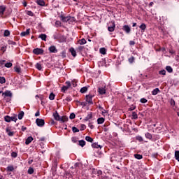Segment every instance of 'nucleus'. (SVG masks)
I'll list each match as a JSON object with an SVG mask.
<instances>
[{
  "label": "nucleus",
  "mask_w": 179,
  "mask_h": 179,
  "mask_svg": "<svg viewBox=\"0 0 179 179\" xmlns=\"http://www.w3.org/2000/svg\"><path fill=\"white\" fill-rule=\"evenodd\" d=\"M53 117L56 121H59L60 122H66L68 121V117L66 116H59V114H58V112L56 111L55 113H53Z\"/></svg>",
  "instance_id": "obj_1"
},
{
  "label": "nucleus",
  "mask_w": 179,
  "mask_h": 179,
  "mask_svg": "<svg viewBox=\"0 0 179 179\" xmlns=\"http://www.w3.org/2000/svg\"><path fill=\"white\" fill-rule=\"evenodd\" d=\"M61 17V20H62L63 22H66V23H73L75 22H76V18H75V17H71V16H67L65 17L64 15L60 16Z\"/></svg>",
  "instance_id": "obj_2"
},
{
  "label": "nucleus",
  "mask_w": 179,
  "mask_h": 179,
  "mask_svg": "<svg viewBox=\"0 0 179 179\" xmlns=\"http://www.w3.org/2000/svg\"><path fill=\"white\" fill-rule=\"evenodd\" d=\"M66 85L63 86L61 89V92H62V93H65V92H66L68 89H69L71 86H72V84H71V81H66Z\"/></svg>",
  "instance_id": "obj_3"
},
{
  "label": "nucleus",
  "mask_w": 179,
  "mask_h": 179,
  "mask_svg": "<svg viewBox=\"0 0 179 179\" xmlns=\"http://www.w3.org/2000/svg\"><path fill=\"white\" fill-rule=\"evenodd\" d=\"M36 124L38 127H44V124H45V122H44V120L37 118L36 120Z\"/></svg>",
  "instance_id": "obj_4"
},
{
  "label": "nucleus",
  "mask_w": 179,
  "mask_h": 179,
  "mask_svg": "<svg viewBox=\"0 0 179 179\" xmlns=\"http://www.w3.org/2000/svg\"><path fill=\"white\" fill-rule=\"evenodd\" d=\"M108 31L113 32L115 30V23L113 22L109 23V26L108 27Z\"/></svg>",
  "instance_id": "obj_5"
},
{
  "label": "nucleus",
  "mask_w": 179,
  "mask_h": 179,
  "mask_svg": "<svg viewBox=\"0 0 179 179\" xmlns=\"http://www.w3.org/2000/svg\"><path fill=\"white\" fill-rule=\"evenodd\" d=\"M85 99H86L87 103L90 104H93V95L92 94L86 95Z\"/></svg>",
  "instance_id": "obj_6"
},
{
  "label": "nucleus",
  "mask_w": 179,
  "mask_h": 179,
  "mask_svg": "<svg viewBox=\"0 0 179 179\" xmlns=\"http://www.w3.org/2000/svg\"><path fill=\"white\" fill-rule=\"evenodd\" d=\"M33 52L36 55H41V54L44 52V50H43L41 48H35L33 50Z\"/></svg>",
  "instance_id": "obj_7"
},
{
  "label": "nucleus",
  "mask_w": 179,
  "mask_h": 179,
  "mask_svg": "<svg viewBox=\"0 0 179 179\" xmlns=\"http://www.w3.org/2000/svg\"><path fill=\"white\" fill-rule=\"evenodd\" d=\"M50 52H52L53 54H57L58 52V50H57V48L55 45H52L49 48Z\"/></svg>",
  "instance_id": "obj_8"
},
{
  "label": "nucleus",
  "mask_w": 179,
  "mask_h": 179,
  "mask_svg": "<svg viewBox=\"0 0 179 179\" xmlns=\"http://www.w3.org/2000/svg\"><path fill=\"white\" fill-rule=\"evenodd\" d=\"M122 29L127 34H129V33H131V27H129V26H128V25H124Z\"/></svg>",
  "instance_id": "obj_9"
},
{
  "label": "nucleus",
  "mask_w": 179,
  "mask_h": 179,
  "mask_svg": "<svg viewBox=\"0 0 179 179\" xmlns=\"http://www.w3.org/2000/svg\"><path fill=\"white\" fill-rule=\"evenodd\" d=\"M5 10H6V6H0V16H3Z\"/></svg>",
  "instance_id": "obj_10"
},
{
  "label": "nucleus",
  "mask_w": 179,
  "mask_h": 179,
  "mask_svg": "<svg viewBox=\"0 0 179 179\" xmlns=\"http://www.w3.org/2000/svg\"><path fill=\"white\" fill-rule=\"evenodd\" d=\"M98 92H99V94H106V87H99L98 89Z\"/></svg>",
  "instance_id": "obj_11"
},
{
  "label": "nucleus",
  "mask_w": 179,
  "mask_h": 179,
  "mask_svg": "<svg viewBox=\"0 0 179 179\" xmlns=\"http://www.w3.org/2000/svg\"><path fill=\"white\" fill-rule=\"evenodd\" d=\"M92 146L94 149H101L103 148V146L99 145L97 143H92Z\"/></svg>",
  "instance_id": "obj_12"
},
{
  "label": "nucleus",
  "mask_w": 179,
  "mask_h": 179,
  "mask_svg": "<svg viewBox=\"0 0 179 179\" xmlns=\"http://www.w3.org/2000/svg\"><path fill=\"white\" fill-rule=\"evenodd\" d=\"M92 118H93V115L90 113L85 117L84 121H90Z\"/></svg>",
  "instance_id": "obj_13"
},
{
  "label": "nucleus",
  "mask_w": 179,
  "mask_h": 179,
  "mask_svg": "<svg viewBox=\"0 0 179 179\" xmlns=\"http://www.w3.org/2000/svg\"><path fill=\"white\" fill-rule=\"evenodd\" d=\"M2 95L6 97H12V92H10V91H6L5 92H3Z\"/></svg>",
  "instance_id": "obj_14"
},
{
  "label": "nucleus",
  "mask_w": 179,
  "mask_h": 179,
  "mask_svg": "<svg viewBox=\"0 0 179 179\" xmlns=\"http://www.w3.org/2000/svg\"><path fill=\"white\" fill-rule=\"evenodd\" d=\"M30 34V29H27L25 31H23V32H22L21 34H20V36H22V37H24V36H28V34Z\"/></svg>",
  "instance_id": "obj_15"
},
{
  "label": "nucleus",
  "mask_w": 179,
  "mask_h": 179,
  "mask_svg": "<svg viewBox=\"0 0 179 179\" xmlns=\"http://www.w3.org/2000/svg\"><path fill=\"white\" fill-rule=\"evenodd\" d=\"M139 28L141 30V33H144L145 30H146V25L145 23H142L140 26Z\"/></svg>",
  "instance_id": "obj_16"
},
{
  "label": "nucleus",
  "mask_w": 179,
  "mask_h": 179,
  "mask_svg": "<svg viewBox=\"0 0 179 179\" xmlns=\"http://www.w3.org/2000/svg\"><path fill=\"white\" fill-rule=\"evenodd\" d=\"M39 38H41L43 41H47V35L45 34H41L39 35Z\"/></svg>",
  "instance_id": "obj_17"
},
{
  "label": "nucleus",
  "mask_w": 179,
  "mask_h": 179,
  "mask_svg": "<svg viewBox=\"0 0 179 179\" xmlns=\"http://www.w3.org/2000/svg\"><path fill=\"white\" fill-rule=\"evenodd\" d=\"M33 141V137L29 136L26 139L25 145H29V143H31Z\"/></svg>",
  "instance_id": "obj_18"
},
{
  "label": "nucleus",
  "mask_w": 179,
  "mask_h": 179,
  "mask_svg": "<svg viewBox=\"0 0 179 179\" xmlns=\"http://www.w3.org/2000/svg\"><path fill=\"white\" fill-rule=\"evenodd\" d=\"M131 119L132 120H138V113H136V112H135V111L132 112Z\"/></svg>",
  "instance_id": "obj_19"
},
{
  "label": "nucleus",
  "mask_w": 179,
  "mask_h": 179,
  "mask_svg": "<svg viewBox=\"0 0 179 179\" xmlns=\"http://www.w3.org/2000/svg\"><path fill=\"white\" fill-rule=\"evenodd\" d=\"M36 3H38L40 6H44L45 5L44 0H37Z\"/></svg>",
  "instance_id": "obj_20"
},
{
  "label": "nucleus",
  "mask_w": 179,
  "mask_h": 179,
  "mask_svg": "<svg viewBox=\"0 0 179 179\" xmlns=\"http://www.w3.org/2000/svg\"><path fill=\"white\" fill-rule=\"evenodd\" d=\"M6 132H7L8 136H13L15 135V132L11 131L9 129H6Z\"/></svg>",
  "instance_id": "obj_21"
},
{
  "label": "nucleus",
  "mask_w": 179,
  "mask_h": 179,
  "mask_svg": "<svg viewBox=\"0 0 179 179\" xmlns=\"http://www.w3.org/2000/svg\"><path fill=\"white\" fill-rule=\"evenodd\" d=\"M159 92H160V90H159V88L154 89L152 92V96H156L157 93H159Z\"/></svg>",
  "instance_id": "obj_22"
},
{
  "label": "nucleus",
  "mask_w": 179,
  "mask_h": 179,
  "mask_svg": "<svg viewBox=\"0 0 179 179\" xmlns=\"http://www.w3.org/2000/svg\"><path fill=\"white\" fill-rule=\"evenodd\" d=\"M86 43H87V41H86V39H85V38H82L78 41V44H80V45H83L86 44Z\"/></svg>",
  "instance_id": "obj_23"
},
{
  "label": "nucleus",
  "mask_w": 179,
  "mask_h": 179,
  "mask_svg": "<svg viewBox=\"0 0 179 179\" xmlns=\"http://www.w3.org/2000/svg\"><path fill=\"white\" fill-rule=\"evenodd\" d=\"M70 52L73 57H76V51L73 48H70Z\"/></svg>",
  "instance_id": "obj_24"
},
{
  "label": "nucleus",
  "mask_w": 179,
  "mask_h": 179,
  "mask_svg": "<svg viewBox=\"0 0 179 179\" xmlns=\"http://www.w3.org/2000/svg\"><path fill=\"white\" fill-rule=\"evenodd\" d=\"M105 121L104 117H99L97 119V124H103Z\"/></svg>",
  "instance_id": "obj_25"
},
{
  "label": "nucleus",
  "mask_w": 179,
  "mask_h": 179,
  "mask_svg": "<svg viewBox=\"0 0 179 179\" xmlns=\"http://www.w3.org/2000/svg\"><path fill=\"white\" fill-rule=\"evenodd\" d=\"M99 52H101L103 55H106L107 50H106L105 48H101L99 49Z\"/></svg>",
  "instance_id": "obj_26"
},
{
  "label": "nucleus",
  "mask_w": 179,
  "mask_h": 179,
  "mask_svg": "<svg viewBox=\"0 0 179 179\" xmlns=\"http://www.w3.org/2000/svg\"><path fill=\"white\" fill-rule=\"evenodd\" d=\"M4 121H6V122H10V121H12L11 117H10L9 115L5 116Z\"/></svg>",
  "instance_id": "obj_27"
},
{
  "label": "nucleus",
  "mask_w": 179,
  "mask_h": 179,
  "mask_svg": "<svg viewBox=\"0 0 179 179\" xmlns=\"http://www.w3.org/2000/svg\"><path fill=\"white\" fill-rule=\"evenodd\" d=\"M78 143H79L80 146L83 148V146H85V145H86V141H85L84 140H80V141H78Z\"/></svg>",
  "instance_id": "obj_28"
},
{
  "label": "nucleus",
  "mask_w": 179,
  "mask_h": 179,
  "mask_svg": "<svg viewBox=\"0 0 179 179\" xmlns=\"http://www.w3.org/2000/svg\"><path fill=\"white\" fill-rule=\"evenodd\" d=\"M24 116V112L21 111V112L18 114V120H22Z\"/></svg>",
  "instance_id": "obj_29"
},
{
  "label": "nucleus",
  "mask_w": 179,
  "mask_h": 179,
  "mask_svg": "<svg viewBox=\"0 0 179 179\" xmlns=\"http://www.w3.org/2000/svg\"><path fill=\"white\" fill-rule=\"evenodd\" d=\"M14 71L17 72V73H20V72H22V69H20V66H15Z\"/></svg>",
  "instance_id": "obj_30"
},
{
  "label": "nucleus",
  "mask_w": 179,
  "mask_h": 179,
  "mask_svg": "<svg viewBox=\"0 0 179 179\" xmlns=\"http://www.w3.org/2000/svg\"><path fill=\"white\" fill-rule=\"evenodd\" d=\"M7 48H8V45H3V46L1 47V51H2V52H5Z\"/></svg>",
  "instance_id": "obj_31"
},
{
  "label": "nucleus",
  "mask_w": 179,
  "mask_h": 179,
  "mask_svg": "<svg viewBox=\"0 0 179 179\" xmlns=\"http://www.w3.org/2000/svg\"><path fill=\"white\" fill-rule=\"evenodd\" d=\"M35 66L38 71H41V69H43V66L40 64V63H36Z\"/></svg>",
  "instance_id": "obj_32"
},
{
  "label": "nucleus",
  "mask_w": 179,
  "mask_h": 179,
  "mask_svg": "<svg viewBox=\"0 0 179 179\" xmlns=\"http://www.w3.org/2000/svg\"><path fill=\"white\" fill-rule=\"evenodd\" d=\"M134 157H135V159H137L138 160H141V159H143L142 155H139V154H135Z\"/></svg>",
  "instance_id": "obj_33"
},
{
  "label": "nucleus",
  "mask_w": 179,
  "mask_h": 179,
  "mask_svg": "<svg viewBox=\"0 0 179 179\" xmlns=\"http://www.w3.org/2000/svg\"><path fill=\"white\" fill-rule=\"evenodd\" d=\"M10 35V32L9 31V30L4 31V33H3L4 37H9Z\"/></svg>",
  "instance_id": "obj_34"
},
{
  "label": "nucleus",
  "mask_w": 179,
  "mask_h": 179,
  "mask_svg": "<svg viewBox=\"0 0 179 179\" xmlns=\"http://www.w3.org/2000/svg\"><path fill=\"white\" fill-rule=\"evenodd\" d=\"M80 93H86L87 92V87H83L80 90Z\"/></svg>",
  "instance_id": "obj_35"
},
{
  "label": "nucleus",
  "mask_w": 179,
  "mask_h": 179,
  "mask_svg": "<svg viewBox=\"0 0 179 179\" xmlns=\"http://www.w3.org/2000/svg\"><path fill=\"white\" fill-rule=\"evenodd\" d=\"M166 70L167 71V72H169V73H171V72H173V68H171V66H167L166 67Z\"/></svg>",
  "instance_id": "obj_36"
},
{
  "label": "nucleus",
  "mask_w": 179,
  "mask_h": 179,
  "mask_svg": "<svg viewBox=\"0 0 179 179\" xmlns=\"http://www.w3.org/2000/svg\"><path fill=\"white\" fill-rule=\"evenodd\" d=\"M55 99V94L51 92L49 95V100H54Z\"/></svg>",
  "instance_id": "obj_37"
},
{
  "label": "nucleus",
  "mask_w": 179,
  "mask_h": 179,
  "mask_svg": "<svg viewBox=\"0 0 179 179\" xmlns=\"http://www.w3.org/2000/svg\"><path fill=\"white\" fill-rule=\"evenodd\" d=\"M145 136L147 139H152V138H153V136L150 134V133H146L145 134Z\"/></svg>",
  "instance_id": "obj_38"
},
{
  "label": "nucleus",
  "mask_w": 179,
  "mask_h": 179,
  "mask_svg": "<svg viewBox=\"0 0 179 179\" xmlns=\"http://www.w3.org/2000/svg\"><path fill=\"white\" fill-rule=\"evenodd\" d=\"M71 141L73 143H77V142L79 141V138H78V137H72Z\"/></svg>",
  "instance_id": "obj_39"
},
{
  "label": "nucleus",
  "mask_w": 179,
  "mask_h": 179,
  "mask_svg": "<svg viewBox=\"0 0 179 179\" xmlns=\"http://www.w3.org/2000/svg\"><path fill=\"white\" fill-rule=\"evenodd\" d=\"M85 140L87 141V142H90L92 143V142H93V139L92 138V137L87 136L85 137Z\"/></svg>",
  "instance_id": "obj_40"
},
{
  "label": "nucleus",
  "mask_w": 179,
  "mask_h": 179,
  "mask_svg": "<svg viewBox=\"0 0 179 179\" xmlns=\"http://www.w3.org/2000/svg\"><path fill=\"white\" fill-rule=\"evenodd\" d=\"M175 158L179 162V151H175Z\"/></svg>",
  "instance_id": "obj_41"
},
{
  "label": "nucleus",
  "mask_w": 179,
  "mask_h": 179,
  "mask_svg": "<svg viewBox=\"0 0 179 179\" xmlns=\"http://www.w3.org/2000/svg\"><path fill=\"white\" fill-rule=\"evenodd\" d=\"M13 170H15V168L12 165L7 167V171H13Z\"/></svg>",
  "instance_id": "obj_42"
},
{
  "label": "nucleus",
  "mask_w": 179,
  "mask_h": 179,
  "mask_svg": "<svg viewBox=\"0 0 179 179\" xmlns=\"http://www.w3.org/2000/svg\"><path fill=\"white\" fill-rule=\"evenodd\" d=\"M64 101H72V96H67L66 99L64 100Z\"/></svg>",
  "instance_id": "obj_43"
},
{
  "label": "nucleus",
  "mask_w": 179,
  "mask_h": 179,
  "mask_svg": "<svg viewBox=\"0 0 179 179\" xmlns=\"http://www.w3.org/2000/svg\"><path fill=\"white\" fill-rule=\"evenodd\" d=\"M61 57H62V58H66V51L63 50V51L61 52Z\"/></svg>",
  "instance_id": "obj_44"
},
{
  "label": "nucleus",
  "mask_w": 179,
  "mask_h": 179,
  "mask_svg": "<svg viewBox=\"0 0 179 179\" xmlns=\"http://www.w3.org/2000/svg\"><path fill=\"white\" fill-rule=\"evenodd\" d=\"M34 173V169L29 167L28 169V174H33Z\"/></svg>",
  "instance_id": "obj_45"
},
{
  "label": "nucleus",
  "mask_w": 179,
  "mask_h": 179,
  "mask_svg": "<svg viewBox=\"0 0 179 179\" xmlns=\"http://www.w3.org/2000/svg\"><path fill=\"white\" fill-rule=\"evenodd\" d=\"M136 139L137 141H139V142H143V138H142V136H136Z\"/></svg>",
  "instance_id": "obj_46"
},
{
  "label": "nucleus",
  "mask_w": 179,
  "mask_h": 179,
  "mask_svg": "<svg viewBox=\"0 0 179 179\" xmlns=\"http://www.w3.org/2000/svg\"><path fill=\"white\" fill-rule=\"evenodd\" d=\"M6 82V80L3 77H0V83L3 84Z\"/></svg>",
  "instance_id": "obj_47"
},
{
  "label": "nucleus",
  "mask_w": 179,
  "mask_h": 179,
  "mask_svg": "<svg viewBox=\"0 0 179 179\" xmlns=\"http://www.w3.org/2000/svg\"><path fill=\"white\" fill-rule=\"evenodd\" d=\"M76 117V115H75V113H71L69 118H70V120H75Z\"/></svg>",
  "instance_id": "obj_48"
},
{
  "label": "nucleus",
  "mask_w": 179,
  "mask_h": 179,
  "mask_svg": "<svg viewBox=\"0 0 179 179\" xmlns=\"http://www.w3.org/2000/svg\"><path fill=\"white\" fill-rule=\"evenodd\" d=\"M136 108V106L135 105H131L130 108H129V111H134Z\"/></svg>",
  "instance_id": "obj_49"
},
{
  "label": "nucleus",
  "mask_w": 179,
  "mask_h": 179,
  "mask_svg": "<svg viewBox=\"0 0 179 179\" xmlns=\"http://www.w3.org/2000/svg\"><path fill=\"white\" fill-rule=\"evenodd\" d=\"M11 121H14V122H16L17 121V116H12Z\"/></svg>",
  "instance_id": "obj_50"
},
{
  "label": "nucleus",
  "mask_w": 179,
  "mask_h": 179,
  "mask_svg": "<svg viewBox=\"0 0 179 179\" xmlns=\"http://www.w3.org/2000/svg\"><path fill=\"white\" fill-rule=\"evenodd\" d=\"M134 61H135V57H131L130 58H129V62L130 64H132L134 62Z\"/></svg>",
  "instance_id": "obj_51"
},
{
  "label": "nucleus",
  "mask_w": 179,
  "mask_h": 179,
  "mask_svg": "<svg viewBox=\"0 0 179 179\" xmlns=\"http://www.w3.org/2000/svg\"><path fill=\"white\" fill-rule=\"evenodd\" d=\"M72 131L74 133L79 132V129L78 128L75 127H72Z\"/></svg>",
  "instance_id": "obj_52"
},
{
  "label": "nucleus",
  "mask_w": 179,
  "mask_h": 179,
  "mask_svg": "<svg viewBox=\"0 0 179 179\" xmlns=\"http://www.w3.org/2000/svg\"><path fill=\"white\" fill-rule=\"evenodd\" d=\"M140 101L143 103H148V99H146L145 98H142L140 99Z\"/></svg>",
  "instance_id": "obj_53"
},
{
  "label": "nucleus",
  "mask_w": 179,
  "mask_h": 179,
  "mask_svg": "<svg viewBox=\"0 0 179 179\" xmlns=\"http://www.w3.org/2000/svg\"><path fill=\"white\" fill-rule=\"evenodd\" d=\"M5 66H6V68H11V66H12V63H10V62L6 63V64H5Z\"/></svg>",
  "instance_id": "obj_54"
},
{
  "label": "nucleus",
  "mask_w": 179,
  "mask_h": 179,
  "mask_svg": "<svg viewBox=\"0 0 179 179\" xmlns=\"http://www.w3.org/2000/svg\"><path fill=\"white\" fill-rule=\"evenodd\" d=\"M8 44H10V45H16V42L13 41H8Z\"/></svg>",
  "instance_id": "obj_55"
},
{
  "label": "nucleus",
  "mask_w": 179,
  "mask_h": 179,
  "mask_svg": "<svg viewBox=\"0 0 179 179\" xmlns=\"http://www.w3.org/2000/svg\"><path fill=\"white\" fill-rule=\"evenodd\" d=\"M159 75H166V70H161L159 71Z\"/></svg>",
  "instance_id": "obj_56"
},
{
  "label": "nucleus",
  "mask_w": 179,
  "mask_h": 179,
  "mask_svg": "<svg viewBox=\"0 0 179 179\" xmlns=\"http://www.w3.org/2000/svg\"><path fill=\"white\" fill-rule=\"evenodd\" d=\"M55 26H56V27H59L61 26V22L60 21H56L55 22Z\"/></svg>",
  "instance_id": "obj_57"
},
{
  "label": "nucleus",
  "mask_w": 179,
  "mask_h": 179,
  "mask_svg": "<svg viewBox=\"0 0 179 179\" xmlns=\"http://www.w3.org/2000/svg\"><path fill=\"white\" fill-rule=\"evenodd\" d=\"M85 129H86V125L81 124V126H80V131H85Z\"/></svg>",
  "instance_id": "obj_58"
},
{
  "label": "nucleus",
  "mask_w": 179,
  "mask_h": 179,
  "mask_svg": "<svg viewBox=\"0 0 179 179\" xmlns=\"http://www.w3.org/2000/svg\"><path fill=\"white\" fill-rule=\"evenodd\" d=\"M11 156H12V157L16 158V157H17V153H16V152H13L11 153Z\"/></svg>",
  "instance_id": "obj_59"
},
{
  "label": "nucleus",
  "mask_w": 179,
  "mask_h": 179,
  "mask_svg": "<svg viewBox=\"0 0 179 179\" xmlns=\"http://www.w3.org/2000/svg\"><path fill=\"white\" fill-rule=\"evenodd\" d=\"M71 85H72V86H73V87H76V86L78 85L76 84V81H72V83H71Z\"/></svg>",
  "instance_id": "obj_60"
},
{
  "label": "nucleus",
  "mask_w": 179,
  "mask_h": 179,
  "mask_svg": "<svg viewBox=\"0 0 179 179\" xmlns=\"http://www.w3.org/2000/svg\"><path fill=\"white\" fill-rule=\"evenodd\" d=\"M27 15H28L29 16H33L34 13L33 12L29 10L27 12Z\"/></svg>",
  "instance_id": "obj_61"
},
{
  "label": "nucleus",
  "mask_w": 179,
  "mask_h": 179,
  "mask_svg": "<svg viewBox=\"0 0 179 179\" xmlns=\"http://www.w3.org/2000/svg\"><path fill=\"white\" fill-rule=\"evenodd\" d=\"M83 48H85V47L80 45L78 48V51H83Z\"/></svg>",
  "instance_id": "obj_62"
},
{
  "label": "nucleus",
  "mask_w": 179,
  "mask_h": 179,
  "mask_svg": "<svg viewBox=\"0 0 179 179\" xmlns=\"http://www.w3.org/2000/svg\"><path fill=\"white\" fill-rule=\"evenodd\" d=\"M88 126L90 128V129H93V128H94V126L92 123H89Z\"/></svg>",
  "instance_id": "obj_63"
},
{
  "label": "nucleus",
  "mask_w": 179,
  "mask_h": 179,
  "mask_svg": "<svg viewBox=\"0 0 179 179\" xmlns=\"http://www.w3.org/2000/svg\"><path fill=\"white\" fill-rule=\"evenodd\" d=\"M129 45H135V41H129Z\"/></svg>",
  "instance_id": "obj_64"
}]
</instances>
